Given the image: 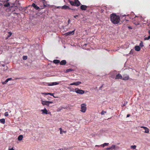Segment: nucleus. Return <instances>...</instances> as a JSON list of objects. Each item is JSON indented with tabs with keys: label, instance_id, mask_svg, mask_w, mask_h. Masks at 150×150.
<instances>
[{
	"label": "nucleus",
	"instance_id": "16",
	"mask_svg": "<svg viewBox=\"0 0 150 150\" xmlns=\"http://www.w3.org/2000/svg\"><path fill=\"white\" fill-rule=\"evenodd\" d=\"M61 8L64 9H70L69 7L67 5H64L63 6H61Z\"/></svg>",
	"mask_w": 150,
	"mask_h": 150
},
{
	"label": "nucleus",
	"instance_id": "28",
	"mask_svg": "<svg viewBox=\"0 0 150 150\" xmlns=\"http://www.w3.org/2000/svg\"><path fill=\"white\" fill-rule=\"evenodd\" d=\"M111 148V149H115L116 147V146L114 145H112L111 147H110Z\"/></svg>",
	"mask_w": 150,
	"mask_h": 150
},
{
	"label": "nucleus",
	"instance_id": "29",
	"mask_svg": "<svg viewBox=\"0 0 150 150\" xmlns=\"http://www.w3.org/2000/svg\"><path fill=\"white\" fill-rule=\"evenodd\" d=\"M136 145H132L131 146V148L133 149H136Z\"/></svg>",
	"mask_w": 150,
	"mask_h": 150
},
{
	"label": "nucleus",
	"instance_id": "15",
	"mask_svg": "<svg viewBox=\"0 0 150 150\" xmlns=\"http://www.w3.org/2000/svg\"><path fill=\"white\" fill-rule=\"evenodd\" d=\"M41 111L42 112V113L45 114H48L47 111V109L45 108L43 110H42Z\"/></svg>",
	"mask_w": 150,
	"mask_h": 150
},
{
	"label": "nucleus",
	"instance_id": "37",
	"mask_svg": "<svg viewBox=\"0 0 150 150\" xmlns=\"http://www.w3.org/2000/svg\"><path fill=\"white\" fill-rule=\"evenodd\" d=\"M127 101H125L124 102V103L123 104V105H122V106H125L127 103Z\"/></svg>",
	"mask_w": 150,
	"mask_h": 150
},
{
	"label": "nucleus",
	"instance_id": "6",
	"mask_svg": "<svg viewBox=\"0 0 150 150\" xmlns=\"http://www.w3.org/2000/svg\"><path fill=\"white\" fill-rule=\"evenodd\" d=\"M141 128H143L144 130V131H143L144 133H148L149 132V129L146 127L144 126L141 127Z\"/></svg>",
	"mask_w": 150,
	"mask_h": 150
},
{
	"label": "nucleus",
	"instance_id": "33",
	"mask_svg": "<svg viewBox=\"0 0 150 150\" xmlns=\"http://www.w3.org/2000/svg\"><path fill=\"white\" fill-rule=\"evenodd\" d=\"M150 39V36H149L148 37H146L145 38L144 40H149Z\"/></svg>",
	"mask_w": 150,
	"mask_h": 150
},
{
	"label": "nucleus",
	"instance_id": "10",
	"mask_svg": "<svg viewBox=\"0 0 150 150\" xmlns=\"http://www.w3.org/2000/svg\"><path fill=\"white\" fill-rule=\"evenodd\" d=\"M87 6L85 5H82L81 6L80 8L82 10H85L87 8Z\"/></svg>",
	"mask_w": 150,
	"mask_h": 150
},
{
	"label": "nucleus",
	"instance_id": "27",
	"mask_svg": "<svg viewBox=\"0 0 150 150\" xmlns=\"http://www.w3.org/2000/svg\"><path fill=\"white\" fill-rule=\"evenodd\" d=\"M70 3L71 5L75 6L74 1V2L73 1H70Z\"/></svg>",
	"mask_w": 150,
	"mask_h": 150
},
{
	"label": "nucleus",
	"instance_id": "44",
	"mask_svg": "<svg viewBox=\"0 0 150 150\" xmlns=\"http://www.w3.org/2000/svg\"><path fill=\"white\" fill-rule=\"evenodd\" d=\"M130 116V115L129 114H128L127 115V117H129Z\"/></svg>",
	"mask_w": 150,
	"mask_h": 150
},
{
	"label": "nucleus",
	"instance_id": "35",
	"mask_svg": "<svg viewBox=\"0 0 150 150\" xmlns=\"http://www.w3.org/2000/svg\"><path fill=\"white\" fill-rule=\"evenodd\" d=\"M106 113V111H103L101 112V114L102 115H104Z\"/></svg>",
	"mask_w": 150,
	"mask_h": 150
},
{
	"label": "nucleus",
	"instance_id": "4",
	"mask_svg": "<svg viewBox=\"0 0 150 150\" xmlns=\"http://www.w3.org/2000/svg\"><path fill=\"white\" fill-rule=\"evenodd\" d=\"M75 92L77 93L80 94H83L84 93V91L82 90L79 89L78 88H76L75 89Z\"/></svg>",
	"mask_w": 150,
	"mask_h": 150
},
{
	"label": "nucleus",
	"instance_id": "41",
	"mask_svg": "<svg viewBox=\"0 0 150 150\" xmlns=\"http://www.w3.org/2000/svg\"><path fill=\"white\" fill-rule=\"evenodd\" d=\"M8 150H14L13 148H12L11 149L9 148Z\"/></svg>",
	"mask_w": 150,
	"mask_h": 150
},
{
	"label": "nucleus",
	"instance_id": "9",
	"mask_svg": "<svg viewBox=\"0 0 150 150\" xmlns=\"http://www.w3.org/2000/svg\"><path fill=\"white\" fill-rule=\"evenodd\" d=\"M129 79V76L127 75H125L123 76V77H122V79L124 80H127Z\"/></svg>",
	"mask_w": 150,
	"mask_h": 150
},
{
	"label": "nucleus",
	"instance_id": "39",
	"mask_svg": "<svg viewBox=\"0 0 150 150\" xmlns=\"http://www.w3.org/2000/svg\"><path fill=\"white\" fill-rule=\"evenodd\" d=\"M11 79H11V78H8V79H7L6 80V81H7V82H8V81H10V80H11Z\"/></svg>",
	"mask_w": 150,
	"mask_h": 150
},
{
	"label": "nucleus",
	"instance_id": "45",
	"mask_svg": "<svg viewBox=\"0 0 150 150\" xmlns=\"http://www.w3.org/2000/svg\"><path fill=\"white\" fill-rule=\"evenodd\" d=\"M54 98H57L58 97H56V96H54L53 95V96Z\"/></svg>",
	"mask_w": 150,
	"mask_h": 150
},
{
	"label": "nucleus",
	"instance_id": "50",
	"mask_svg": "<svg viewBox=\"0 0 150 150\" xmlns=\"http://www.w3.org/2000/svg\"><path fill=\"white\" fill-rule=\"evenodd\" d=\"M129 28H131V27H129Z\"/></svg>",
	"mask_w": 150,
	"mask_h": 150
},
{
	"label": "nucleus",
	"instance_id": "34",
	"mask_svg": "<svg viewBox=\"0 0 150 150\" xmlns=\"http://www.w3.org/2000/svg\"><path fill=\"white\" fill-rule=\"evenodd\" d=\"M70 148H71L70 147L67 148V147H64L63 148H62V149H63L64 150H67V149H70Z\"/></svg>",
	"mask_w": 150,
	"mask_h": 150
},
{
	"label": "nucleus",
	"instance_id": "18",
	"mask_svg": "<svg viewBox=\"0 0 150 150\" xmlns=\"http://www.w3.org/2000/svg\"><path fill=\"white\" fill-rule=\"evenodd\" d=\"M23 138V135H20L18 138V141H21L22 140Z\"/></svg>",
	"mask_w": 150,
	"mask_h": 150
},
{
	"label": "nucleus",
	"instance_id": "21",
	"mask_svg": "<svg viewBox=\"0 0 150 150\" xmlns=\"http://www.w3.org/2000/svg\"><path fill=\"white\" fill-rule=\"evenodd\" d=\"M53 62L55 64H57L60 62V61L57 59H55L53 60Z\"/></svg>",
	"mask_w": 150,
	"mask_h": 150
},
{
	"label": "nucleus",
	"instance_id": "20",
	"mask_svg": "<svg viewBox=\"0 0 150 150\" xmlns=\"http://www.w3.org/2000/svg\"><path fill=\"white\" fill-rule=\"evenodd\" d=\"M109 143H105L103 144H101L100 145V146H102L103 147H104L105 146H107L108 145Z\"/></svg>",
	"mask_w": 150,
	"mask_h": 150
},
{
	"label": "nucleus",
	"instance_id": "8",
	"mask_svg": "<svg viewBox=\"0 0 150 150\" xmlns=\"http://www.w3.org/2000/svg\"><path fill=\"white\" fill-rule=\"evenodd\" d=\"M81 82L80 81H77L73 83H71L70 84L71 85H75L76 86H78L81 83Z\"/></svg>",
	"mask_w": 150,
	"mask_h": 150
},
{
	"label": "nucleus",
	"instance_id": "24",
	"mask_svg": "<svg viewBox=\"0 0 150 150\" xmlns=\"http://www.w3.org/2000/svg\"><path fill=\"white\" fill-rule=\"evenodd\" d=\"M10 6V4L9 2H7L4 5V6L5 7H8Z\"/></svg>",
	"mask_w": 150,
	"mask_h": 150
},
{
	"label": "nucleus",
	"instance_id": "31",
	"mask_svg": "<svg viewBox=\"0 0 150 150\" xmlns=\"http://www.w3.org/2000/svg\"><path fill=\"white\" fill-rule=\"evenodd\" d=\"M144 46L143 43L142 41H141L139 44V46L141 47H142Z\"/></svg>",
	"mask_w": 150,
	"mask_h": 150
},
{
	"label": "nucleus",
	"instance_id": "43",
	"mask_svg": "<svg viewBox=\"0 0 150 150\" xmlns=\"http://www.w3.org/2000/svg\"><path fill=\"white\" fill-rule=\"evenodd\" d=\"M70 22V20L69 19L68 21V24H69Z\"/></svg>",
	"mask_w": 150,
	"mask_h": 150
},
{
	"label": "nucleus",
	"instance_id": "46",
	"mask_svg": "<svg viewBox=\"0 0 150 150\" xmlns=\"http://www.w3.org/2000/svg\"><path fill=\"white\" fill-rule=\"evenodd\" d=\"M100 145H96L95 146H100Z\"/></svg>",
	"mask_w": 150,
	"mask_h": 150
},
{
	"label": "nucleus",
	"instance_id": "48",
	"mask_svg": "<svg viewBox=\"0 0 150 150\" xmlns=\"http://www.w3.org/2000/svg\"><path fill=\"white\" fill-rule=\"evenodd\" d=\"M126 16V15H123L122 16L123 17H124V16Z\"/></svg>",
	"mask_w": 150,
	"mask_h": 150
},
{
	"label": "nucleus",
	"instance_id": "19",
	"mask_svg": "<svg viewBox=\"0 0 150 150\" xmlns=\"http://www.w3.org/2000/svg\"><path fill=\"white\" fill-rule=\"evenodd\" d=\"M66 61L65 60H63L60 62V64L61 65H63L66 64Z\"/></svg>",
	"mask_w": 150,
	"mask_h": 150
},
{
	"label": "nucleus",
	"instance_id": "13",
	"mask_svg": "<svg viewBox=\"0 0 150 150\" xmlns=\"http://www.w3.org/2000/svg\"><path fill=\"white\" fill-rule=\"evenodd\" d=\"M32 6L36 10H38L40 9L39 7L34 3L32 4Z\"/></svg>",
	"mask_w": 150,
	"mask_h": 150
},
{
	"label": "nucleus",
	"instance_id": "1",
	"mask_svg": "<svg viewBox=\"0 0 150 150\" xmlns=\"http://www.w3.org/2000/svg\"><path fill=\"white\" fill-rule=\"evenodd\" d=\"M110 18L111 22L114 24H117L120 22V17L116 14H111Z\"/></svg>",
	"mask_w": 150,
	"mask_h": 150
},
{
	"label": "nucleus",
	"instance_id": "51",
	"mask_svg": "<svg viewBox=\"0 0 150 150\" xmlns=\"http://www.w3.org/2000/svg\"><path fill=\"white\" fill-rule=\"evenodd\" d=\"M101 87H102V86H101ZM100 88H101V87H100Z\"/></svg>",
	"mask_w": 150,
	"mask_h": 150
},
{
	"label": "nucleus",
	"instance_id": "40",
	"mask_svg": "<svg viewBox=\"0 0 150 150\" xmlns=\"http://www.w3.org/2000/svg\"><path fill=\"white\" fill-rule=\"evenodd\" d=\"M106 149L107 150H110V149H111L110 147H108V148H107Z\"/></svg>",
	"mask_w": 150,
	"mask_h": 150
},
{
	"label": "nucleus",
	"instance_id": "3",
	"mask_svg": "<svg viewBox=\"0 0 150 150\" xmlns=\"http://www.w3.org/2000/svg\"><path fill=\"white\" fill-rule=\"evenodd\" d=\"M42 104L43 105H46L48 106H49L50 104L53 103V102L52 101H44L43 100H41Z\"/></svg>",
	"mask_w": 150,
	"mask_h": 150
},
{
	"label": "nucleus",
	"instance_id": "30",
	"mask_svg": "<svg viewBox=\"0 0 150 150\" xmlns=\"http://www.w3.org/2000/svg\"><path fill=\"white\" fill-rule=\"evenodd\" d=\"M8 33L9 35L7 36V38H8L9 37L12 35V33L11 32H8Z\"/></svg>",
	"mask_w": 150,
	"mask_h": 150
},
{
	"label": "nucleus",
	"instance_id": "38",
	"mask_svg": "<svg viewBox=\"0 0 150 150\" xmlns=\"http://www.w3.org/2000/svg\"><path fill=\"white\" fill-rule=\"evenodd\" d=\"M7 82H8L6 80L5 81L3 82L2 83L3 84H6Z\"/></svg>",
	"mask_w": 150,
	"mask_h": 150
},
{
	"label": "nucleus",
	"instance_id": "42",
	"mask_svg": "<svg viewBox=\"0 0 150 150\" xmlns=\"http://www.w3.org/2000/svg\"><path fill=\"white\" fill-rule=\"evenodd\" d=\"M78 15H76V16H74V17L75 18H76V17H78Z\"/></svg>",
	"mask_w": 150,
	"mask_h": 150
},
{
	"label": "nucleus",
	"instance_id": "7",
	"mask_svg": "<svg viewBox=\"0 0 150 150\" xmlns=\"http://www.w3.org/2000/svg\"><path fill=\"white\" fill-rule=\"evenodd\" d=\"M75 30L72 31L67 32L65 34L66 35V36H67L70 35H74V33Z\"/></svg>",
	"mask_w": 150,
	"mask_h": 150
},
{
	"label": "nucleus",
	"instance_id": "14",
	"mask_svg": "<svg viewBox=\"0 0 150 150\" xmlns=\"http://www.w3.org/2000/svg\"><path fill=\"white\" fill-rule=\"evenodd\" d=\"M41 94L45 95H50L51 96H53V95H54V93H42Z\"/></svg>",
	"mask_w": 150,
	"mask_h": 150
},
{
	"label": "nucleus",
	"instance_id": "25",
	"mask_svg": "<svg viewBox=\"0 0 150 150\" xmlns=\"http://www.w3.org/2000/svg\"><path fill=\"white\" fill-rule=\"evenodd\" d=\"M54 7V8H61V6H56L54 5H52L51 6V7Z\"/></svg>",
	"mask_w": 150,
	"mask_h": 150
},
{
	"label": "nucleus",
	"instance_id": "11",
	"mask_svg": "<svg viewBox=\"0 0 150 150\" xmlns=\"http://www.w3.org/2000/svg\"><path fill=\"white\" fill-rule=\"evenodd\" d=\"M75 6H79L80 3L78 0H75L74 1Z\"/></svg>",
	"mask_w": 150,
	"mask_h": 150
},
{
	"label": "nucleus",
	"instance_id": "5",
	"mask_svg": "<svg viewBox=\"0 0 150 150\" xmlns=\"http://www.w3.org/2000/svg\"><path fill=\"white\" fill-rule=\"evenodd\" d=\"M47 85L48 86H53L57 85L59 84V82H55L51 83H47Z\"/></svg>",
	"mask_w": 150,
	"mask_h": 150
},
{
	"label": "nucleus",
	"instance_id": "23",
	"mask_svg": "<svg viewBox=\"0 0 150 150\" xmlns=\"http://www.w3.org/2000/svg\"><path fill=\"white\" fill-rule=\"evenodd\" d=\"M74 71V70L72 69H67L66 70V71H65V73H68V72H69L70 71Z\"/></svg>",
	"mask_w": 150,
	"mask_h": 150
},
{
	"label": "nucleus",
	"instance_id": "22",
	"mask_svg": "<svg viewBox=\"0 0 150 150\" xmlns=\"http://www.w3.org/2000/svg\"><path fill=\"white\" fill-rule=\"evenodd\" d=\"M0 122L3 124H4L5 123V119L4 118L0 119Z\"/></svg>",
	"mask_w": 150,
	"mask_h": 150
},
{
	"label": "nucleus",
	"instance_id": "26",
	"mask_svg": "<svg viewBox=\"0 0 150 150\" xmlns=\"http://www.w3.org/2000/svg\"><path fill=\"white\" fill-rule=\"evenodd\" d=\"M59 129L60 130V134H63V133H66V131H63L61 128H60Z\"/></svg>",
	"mask_w": 150,
	"mask_h": 150
},
{
	"label": "nucleus",
	"instance_id": "36",
	"mask_svg": "<svg viewBox=\"0 0 150 150\" xmlns=\"http://www.w3.org/2000/svg\"><path fill=\"white\" fill-rule=\"evenodd\" d=\"M4 115L5 116H8V112H6L4 113Z\"/></svg>",
	"mask_w": 150,
	"mask_h": 150
},
{
	"label": "nucleus",
	"instance_id": "32",
	"mask_svg": "<svg viewBox=\"0 0 150 150\" xmlns=\"http://www.w3.org/2000/svg\"><path fill=\"white\" fill-rule=\"evenodd\" d=\"M23 60H26L27 59V57L26 56H24L23 57Z\"/></svg>",
	"mask_w": 150,
	"mask_h": 150
},
{
	"label": "nucleus",
	"instance_id": "2",
	"mask_svg": "<svg viewBox=\"0 0 150 150\" xmlns=\"http://www.w3.org/2000/svg\"><path fill=\"white\" fill-rule=\"evenodd\" d=\"M86 105L85 103H83L81 105V111L83 112H85L86 110Z\"/></svg>",
	"mask_w": 150,
	"mask_h": 150
},
{
	"label": "nucleus",
	"instance_id": "49",
	"mask_svg": "<svg viewBox=\"0 0 150 150\" xmlns=\"http://www.w3.org/2000/svg\"><path fill=\"white\" fill-rule=\"evenodd\" d=\"M4 66H5V65L4 64H3L2 65V66L3 67H4Z\"/></svg>",
	"mask_w": 150,
	"mask_h": 150
},
{
	"label": "nucleus",
	"instance_id": "17",
	"mask_svg": "<svg viewBox=\"0 0 150 150\" xmlns=\"http://www.w3.org/2000/svg\"><path fill=\"white\" fill-rule=\"evenodd\" d=\"M134 49H135V50L137 51H139L140 50V48L139 46H135L134 47Z\"/></svg>",
	"mask_w": 150,
	"mask_h": 150
},
{
	"label": "nucleus",
	"instance_id": "47",
	"mask_svg": "<svg viewBox=\"0 0 150 150\" xmlns=\"http://www.w3.org/2000/svg\"><path fill=\"white\" fill-rule=\"evenodd\" d=\"M149 36H150V31H149Z\"/></svg>",
	"mask_w": 150,
	"mask_h": 150
},
{
	"label": "nucleus",
	"instance_id": "12",
	"mask_svg": "<svg viewBox=\"0 0 150 150\" xmlns=\"http://www.w3.org/2000/svg\"><path fill=\"white\" fill-rule=\"evenodd\" d=\"M122 75L120 74H118L116 75L115 79H122Z\"/></svg>",
	"mask_w": 150,
	"mask_h": 150
}]
</instances>
